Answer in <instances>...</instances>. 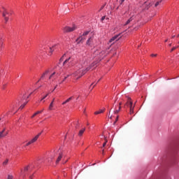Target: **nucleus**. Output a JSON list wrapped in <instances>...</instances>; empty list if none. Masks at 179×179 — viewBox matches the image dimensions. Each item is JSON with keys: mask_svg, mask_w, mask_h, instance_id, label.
Wrapping results in <instances>:
<instances>
[{"mask_svg": "<svg viewBox=\"0 0 179 179\" xmlns=\"http://www.w3.org/2000/svg\"><path fill=\"white\" fill-rule=\"evenodd\" d=\"M104 111H106V108H103V109H101L98 111H96L94 113L95 115H97L98 114H103V113H104Z\"/></svg>", "mask_w": 179, "mask_h": 179, "instance_id": "obj_14", "label": "nucleus"}, {"mask_svg": "<svg viewBox=\"0 0 179 179\" xmlns=\"http://www.w3.org/2000/svg\"><path fill=\"white\" fill-rule=\"evenodd\" d=\"M4 20H5L6 23L8 22V20H9V17L5 16L4 17Z\"/></svg>", "mask_w": 179, "mask_h": 179, "instance_id": "obj_35", "label": "nucleus"}, {"mask_svg": "<svg viewBox=\"0 0 179 179\" xmlns=\"http://www.w3.org/2000/svg\"><path fill=\"white\" fill-rule=\"evenodd\" d=\"M64 57H65V55H64L61 59H59V62H62V61H64Z\"/></svg>", "mask_w": 179, "mask_h": 179, "instance_id": "obj_36", "label": "nucleus"}, {"mask_svg": "<svg viewBox=\"0 0 179 179\" xmlns=\"http://www.w3.org/2000/svg\"><path fill=\"white\" fill-rule=\"evenodd\" d=\"M54 75H55V72L50 76L49 79H52L54 77Z\"/></svg>", "mask_w": 179, "mask_h": 179, "instance_id": "obj_33", "label": "nucleus"}, {"mask_svg": "<svg viewBox=\"0 0 179 179\" xmlns=\"http://www.w3.org/2000/svg\"><path fill=\"white\" fill-rule=\"evenodd\" d=\"M94 65H96V63H93L90 67H87L85 70H82L81 75H80L77 79H80V77L85 75L86 72H88V71H90V69H92V68H93Z\"/></svg>", "mask_w": 179, "mask_h": 179, "instance_id": "obj_5", "label": "nucleus"}, {"mask_svg": "<svg viewBox=\"0 0 179 179\" xmlns=\"http://www.w3.org/2000/svg\"><path fill=\"white\" fill-rule=\"evenodd\" d=\"M42 132L39 133L38 135H36L34 138H32L30 142L31 143H34L35 142L37 141V139L40 138V136L41 135Z\"/></svg>", "mask_w": 179, "mask_h": 179, "instance_id": "obj_10", "label": "nucleus"}, {"mask_svg": "<svg viewBox=\"0 0 179 179\" xmlns=\"http://www.w3.org/2000/svg\"><path fill=\"white\" fill-rule=\"evenodd\" d=\"M94 65H96V63H93L90 67H87L85 70H82L81 75H80L77 79H80V77L85 75L86 72H88V71H90V69H92V68H93Z\"/></svg>", "mask_w": 179, "mask_h": 179, "instance_id": "obj_4", "label": "nucleus"}, {"mask_svg": "<svg viewBox=\"0 0 179 179\" xmlns=\"http://www.w3.org/2000/svg\"><path fill=\"white\" fill-rule=\"evenodd\" d=\"M48 94H50V93L46 94L41 99V101H43V100H44V99H45V98L48 96Z\"/></svg>", "mask_w": 179, "mask_h": 179, "instance_id": "obj_31", "label": "nucleus"}, {"mask_svg": "<svg viewBox=\"0 0 179 179\" xmlns=\"http://www.w3.org/2000/svg\"><path fill=\"white\" fill-rule=\"evenodd\" d=\"M85 131H86V128H83L81 130H80L78 132V136H82L85 133Z\"/></svg>", "mask_w": 179, "mask_h": 179, "instance_id": "obj_15", "label": "nucleus"}, {"mask_svg": "<svg viewBox=\"0 0 179 179\" xmlns=\"http://www.w3.org/2000/svg\"><path fill=\"white\" fill-rule=\"evenodd\" d=\"M104 138H105V142L103 144V148L106 147V145H107V140L106 138V136H104Z\"/></svg>", "mask_w": 179, "mask_h": 179, "instance_id": "obj_30", "label": "nucleus"}, {"mask_svg": "<svg viewBox=\"0 0 179 179\" xmlns=\"http://www.w3.org/2000/svg\"><path fill=\"white\" fill-rule=\"evenodd\" d=\"M8 134V131H6V128H4L1 131H0V138H5V136H6Z\"/></svg>", "mask_w": 179, "mask_h": 179, "instance_id": "obj_8", "label": "nucleus"}, {"mask_svg": "<svg viewBox=\"0 0 179 179\" xmlns=\"http://www.w3.org/2000/svg\"><path fill=\"white\" fill-rule=\"evenodd\" d=\"M66 162H68V160H66L64 162H63V164H64L65 163H66Z\"/></svg>", "mask_w": 179, "mask_h": 179, "instance_id": "obj_55", "label": "nucleus"}, {"mask_svg": "<svg viewBox=\"0 0 179 179\" xmlns=\"http://www.w3.org/2000/svg\"><path fill=\"white\" fill-rule=\"evenodd\" d=\"M129 99H131V97H127V101L124 105V108H125V107H128L129 106Z\"/></svg>", "mask_w": 179, "mask_h": 179, "instance_id": "obj_23", "label": "nucleus"}, {"mask_svg": "<svg viewBox=\"0 0 179 179\" xmlns=\"http://www.w3.org/2000/svg\"><path fill=\"white\" fill-rule=\"evenodd\" d=\"M50 72V71H45V73H43V74L42 75V76L41 77V79H44V78H45V76Z\"/></svg>", "mask_w": 179, "mask_h": 179, "instance_id": "obj_20", "label": "nucleus"}, {"mask_svg": "<svg viewBox=\"0 0 179 179\" xmlns=\"http://www.w3.org/2000/svg\"><path fill=\"white\" fill-rule=\"evenodd\" d=\"M118 37H120V34L115 35L113 36L110 40L108 44H110V45H113L115 41H118Z\"/></svg>", "mask_w": 179, "mask_h": 179, "instance_id": "obj_6", "label": "nucleus"}, {"mask_svg": "<svg viewBox=\"0 0 179 179\" xmlns=\"http://www.w3.org/2000/svg\"><path fill=\"white\" fill-rule=\"evenodd\" d=\"M29 145H31V141H29V142L26 144V146H29Z\"/></svg>", "mask_w": 179, "mask_h": 179, "instance_id": "obj_42", "label": "nucleus"}, {"mask_svg": "<svg viewBox=\"0 0 179 179\" xmlns=\"http://www.w3.org/2000/svg\"><path fill=\"white\" fill-rule=\"evenodd\" d=\"M7 179H13V176L12 175H8Z\"/></svg>", "mask_w": 179, "mask_h": 179, "instance_id": "obj_34", "label": "nucleus"}, {"mask_svg": "<svg viewBox=\"0 0 179 179\" xmlns=\"http://www.w3.org/2000/svg\"><path fill=\"white\" fill-rule=\"evenodd\" d=\"M87 34H89V31H88L84 32L83 36H87Z\"/></svg>", "mask_w": 179, "mask_h": 179, "instance_id": "obj_37", "label": "nucleus"}, {"mask_svg": "<svg viewBox=\"0 0 179 179\" xmlns=\"http://www.w3.org/2000/svg\"><path fill=\"white\" fill-rule=\"evenodd\" d=\"M26 104H27V102H25V103H24V104L21 105L20 108L21 110H23V108H24V106H26Z\"/></svg>", "mask_w": 179, "mask_h": 179, "instance_id": "obj_28", "label": "nucleus"}, {"mask_svg": "<svg viewBox=\"0 0 179 179\" xmlns=\"http://www.w3.org/2000/svg\"><path fill=\"white\" fill-rule=\"evenodd\" d=\"M87 45H93V37H90L88 38L86 43Z\"/></svg>", "mask_w": 179, "mask_h": 179, "instance_id": "obj_12", "label": "nucleus"}, {"mask_svg": "<svg viewBox=\"0 0 179 179\" xmlns=\"http://www.w3.org/2000/svg\"><path fill=\"white\" fill-rule=\"evenodd\" d=\"M58 153H59V156H58V157H57V160H56V164H58V163H59V162H61L62 157H64V152H62V150H61V149H59V150H58Z\"/></svg>", "mask_w": 179, "mask_h": 179, "instance_id": "obj_7", "label": "nucleus"}, {"mask_svg": "<svg viewBox=\"0 0 179 179\" xmlns=\"http://www.w3.org/2000/svg\"><path fill=\"white\" fill-rule=\"evenodd\" d=\"M134 20V16L131 17L124 24V26H127V24H129L132 21Z\"/></svg>", "mask_w": 179, "mask_h": 179, "instance_id": "obj_16", "label": "nucleus"}, {"mask_svg": "<svg viewBox=\"0 0 179 179\" xmlns=\"http://www.w3.org/2000/svg\"><path fill=\"white\" fill-rule=\"evenodd\" d=\"M43 110H38L36 113H35L32 116L31 118H34L36 117V115H38V114H41V113H43Z\"/></svg>", "mask_w": 179, "mask_h": 179, "instance_id": "obj_19", "label": "nucleus"}, {"mask_svg": "<svg viewBox=\"0 0 179 179\" xmlns=\"http://www.w3.org/2000/svg\"><path fill=\"white\" fill-rule=\"evenodd\" d=\"M42 132L39 133L38 135H36L34 138H32L30 142L31 143H34L35 142L37 141V139L40 138V136L41 135Z\"/></svg>", "mask_w": 179, "mask_h": 179, "instance_id": "obj_11", "label": "nucleus"}, {"mask_svg": "<svg viewBox=\"0 0 179 179\" xmlns=\"http://www.w3.org/2000/svg\"><path fill=\"white\" fill-rule=\"evenodd\" d=\"M34 175L29 176V179H33Z\"/></svg>", "mask_w": 179, "mask_h": 179, "instance_id": "obj_48", "label": "nucleus"}, {"mask_svg": "<svg viewBox=\"0 0 179 179\" xmlns=\"http://www.w3.org/2000/svg\"><path fill=\"white\" fill-rule=\"evenodd\" d=\"M177 37H179V34L177 36Z\"/></svg>", "mask_w": 179, "mask_h": 179, "instance_id": "obj_63", "label": "nucleus"}, {"mask_svg": "<svg viewBox=\"0 0 179 179\" xmlns=\"http://www.w3.org/2000/svg\"><path fill=\"white\" fill-rule=\"evenodd\" d=\"M71 76H72V74H68V75L65 77V79H68V78H69Z\"/></svg>", "mask_w": 179, "mask_h": 179, "instance_id": "obj_41", "label": "nucleus"}, {"mask_svg": "<svg viewBox=\"0 0 179 179\" xmlns=\"http://www.w3.org/2000/svg\"><path fill=\"white\" fill-rule=\"evenodd\" d=\"M102 155H104V150H102Z\"/></svg>", "mask_w": 179, "mask_h": 179, "instance_id": "obj_54", "label": "nucleus"}, {"mask_svg": "<svg viewBox=\"0 0 179 179\" xmlns=\"http://www.w3.org/2000/svg\"><path fill=\"white\" fill-rule=\"evenodd\" d=\"M169 45V47H171V43H170Z\"/></svg>", "mask_w": 179, "mask_h": 179, "instance_id": "obj_60", "label": "nucleus"}, {"mask_svg": "<svg viewBox=\"0 0 179 179\" xmlns=\"http://www.w3.org/2000/svg\"><path fill=\"white\" fill-rule=\"evenodd\" d=\"M162 0H158V1L155 3V7H156V6H159V3H162Z\"/></svg>", "mask_w": 179, "mask_h": 179, "instance_id": "obj_26", "label": "nucleus"}, {"mask_svg": "<svg viewBox=\"0 0 179 179\" xmlns=\"http://www.w3.org/2000/svg\"><path fill=\"white\" fill-rule=\"evenodd\" d=\"M115 121H116V122L118 121V116H117Z\"/></svg>", "mask_w": 179, "mask_h": 179, "instance_id": "obj_52", "label": "nucleus"}, {"mask_svg": "<svg viewBox=\"0 0 179 179\" xmlns=\"http://www.w3.org/2000/svg\"><path fill=\"white\" fill-rule=\"evenodd\" d=\"M151 57H157V54H152V55H151Z\"/></svg>", "mask_w": 179, "mask_h": 179, "instance_id": "obj_46", "label": "nucleus"}, {"mask_svg": "<svg viewBox=\"0 0 179 179\" xmlns=\"http://www.w3.org/2000/svg\"><path fill=\"white\" fill-rule=\"evenodd\" d=\"M65 80H66V78H65V77H64L63 82H65Z\"/></svg>", "mask_w": 179, "mask_h": 179, "instance_id": "obj_53", "label": "nucleus"}, {"mask_svg": "<svg viewBox=\"0 0 179 179\" xmlns=\"http://www.w3.org/2000/svg\"><path fill=\"white\" fill-rule=\"evenodd\" d=\"M121 106H122V102H120V103H119V107H121Z\"/></svg>", "mask_w": 179, "mask_h": 179, "instance_id": "obj_49", "label": "nucleus"}, {"mask_svg": "<svg viewBox=\"0 0 179 179\" xmlns=\"http://www.w3.org/2000/svg\"><path fill=\"white\" fill-rule=\"evenodd\" d=\"M2 9L3 10V11L2 13L3 17H5V16H6V15H9V12H8V10H6V8H5V7H2Z\"/></svg>", "mask_w": 179, "mask_h": 179, "instance_id": "obj_13", "label": "nucleus"}, {"mask_svg": "<svg viewBox=\"0 0 179 179\" xmlns=\"http://www.w3.org/2000/svg\"><path fill=\"white\" fill-rule=\"evenodd\" d=\"M110 118H113V116H110Z\"/></svg>", "mask_w": 179, "mask_h": 179, "instance_id": "obj_62", "label": "nucleus"}, {"mask_svg": "<svg viewBox=\"0 0 179 179\" xmlns=\"http://www.w3.org/2000/svg\"><path fill=\"white\" fill-rule=\"evenodd\" d=\"M130 114H134V108H131Z\"/></svg>", "mask_w": 179, "mask_h": 179, "instance_id": "obj_38", "label": "nucleus"}, {"mask_svg": "<svg viewBox=\"0 0 179 179\" xmlns=\"http://www.w3.org/2000/svg\"><path fill=\"white\" fill-rule=\"evenodd\" d=\"M58 48H59V44H55L52 47L49 48V54L50 55H52V52L54 51H58Z\"/></svg>", "mask_w": 179, "mask_h": 179, "instance_id": "obj_3", "label": "nucleus"}, {"mask_svg": "<svg viewBox=\"0 0 179 179\" xmlns=\"http://www.w3.org/2000/svg\"><path fill=\"white\" fill-rule=\"evenodd\" d=\"M93 85H94V83H93L92 84H91V85H90V86H93Z\"/></svg>", "mask_w": 179, "mask_h": 179, "instance_id": "obj_58", "label": "nucleus"}, {"mask_svg": "<svg viewBox=\"0 0 179 179\" xmlns=\"http://www.w3.org/2000/svg\"><path fill=\"white\" fill-rule=\"evenodd\" d=\"M31 94H33V92H31V94L27 96V99H29V97H30V96H31Z\"/></svg>", "mask_w": 179, "mask_h": 179, "instance_id": "obj_50", "label": "nucleus"}, {"mask_svg": "<svg viewBox=\"0 0 179 179\" xmlns=\"http://www.w3.org/2000/svg\"><path fill=\"white\" fill-rule=\"evenodd\" d=\"M105 52L103 50H96L94 52V57H97L96 59H99V61H101L106 55H104Z\"/></svg>", "mask_w": 179, "mask_h": 179, "instance_id": "obj_1", "label": "nucleus"}, {"mask_svg": "<svg viewBox=\"0 0 179 179\" xmlns=\"http://www.w3.org/2000/svg\"><path fill=\"white\" fill-rule=\"evenodd\" d=\"M57 89V85L55 87L54 90L52 92H54Z\"/></svg>", "mask_w": 179, "mask_h": 179, "instance_id": "obj_51", "label": "nucleus"}, {"mask_svg": "<svg viewBox=\"0 0 179 179\" xmlns=\"http://www.w3.org/2000/svg\"><path fill=\"white\" fill-rule=\"evenodd\" d=\"M179 45H178L177 47H173L172 49L171 50V52H173V51H174V50H176V48H178Z\"/></svg>", "mask_w": 179, "mask_h": 179, "instance_id": "obj_32", "label": "nucleus"}, {"mask_svg": "<svg viewBox=\"0 0 179 179\" xmlns=\"http://www.w3.org/2000/svg\"><path fill=\"white\" fill-rule=\"evenodd\" d=\"M73 99V96H71L69 99H67L66 100V103H69V101H71V100H72Z\"/></svg>", "mask_w": 179, "mask_h": 179, "instance_id": "obj_29", "label": "nucleus"}, {"mask_svg": "<svg viewBox=\"0 0 179 179\" xmlns=\"http://www.w3.org/2000/svg\"><path fill=\"white\" fill-rule=\"evenodd\" d=\"M121 110V106H119L118 109H116L114 113L115 114H118L120 113V111Z\"/></svg>", "mask_w": 179, "mask_h": 179, "instance_id": "obj_25", "label": "nucleus"}, {"mask_svg": "<svg viewBox=\"0 0 179 179\" xmlns=\"http://www.w3.org/2000/svg\"><path fill=\"white\" fill-rule=\"evenodd\" d=\"M103 9H104V6H102L101 7V8H100V10H99V12H100V10H103Z\"/></svg>", "mask_w": 179, "mask_h": 179, "instance_id": "obj_45", "label": "nucleus"}, {"mask_svg": "<svg viewBox=\"0 0 179 179\" xmlns=\"http://www.w3.org/2000/svg\"><path fill=\"white\" fill-rule=\"evenodd\" d=\"M54 101H55V98H54L52 102L50 103L49 106V110H52V107H54Z\"/></svg>", "mask_w": 179, "mask_h": 179, "instance_id": "obj_17", "label": "nucleus"}, {"mask_svg": "<svg viewBox=\"0 0 179 179\" xmlns=\"http://www.w3.org/2000/svg\"><path fill=\"white\" fill-rule=\"evenodd\" d=\"M129 106L128 107H129V108H134L135 106H132V99L131 98H129Z\"/></svg>", "mask_w": 179, "mask_h": 179, "instance_id": "obj_18", "label": "nucleus"}, {"mask_svg": "<svg viewBox=\"0 0 179 179\" xmlns=\"http://www.w3.org/2000/svg\"><path fill=\"white\" fill-rule=\"evenodd\" d=\"M119 1V3L120 5H122V3L125 1V0H118Z\"/></svg>", "mask_w": 179, "mask_h": 179, "instance_id": "obj_39", "label": "nucleus"}, {"mask_svg": "<svg viewBox=\"0 0 179 179\" xmlns=\"http://www.w3.org/2000/svg\"><path fill=\"white\" fill-rule=\"evenodd\" d=\"M76 30V26L73 25V27H65L63 28L64 33H71V31H74Z\"/></svg>", "mask_w": 179, "mask_h": 179, "instance_id": "obj_2", "label": "nucleus"}, {"mask_svg": "<svg viewBox=\"0 0 179 179\" xmlns=\"http://www.w3.org/2000/svg\"><path fill=\"white\" fill-rule=\"evenodd\" d=\"M83 40H85V38H83V37L81 36V37H79V38L76 40V41H77L78 44H79V43H82Z\"/></svg>", "mask_w": 179, "mask_h": 179, "instance_id": "obj_21", "label": "nucleus"}, {"mask_svg": "<svg viewBox=\"0 0 179 179\" xmlns=\"http://www.w3.org/2000/svg\"><path fill=\"white\" fill-rule=\"evenodd\" d=\"M116 9H118V7H117V8Z\"/></svg>", "mask_w": 179, "mask_h": 179, "instance_id": "obj_64", "label": "nucleus"}, {"mask_svg": "<svg viewBox=\"0 0 179 179\" xmlns=\"http://www.w3.org/2000/svg\"><path fill=\"white\" fill-rule=\"evenodd\" d=\"M106 19V16H103L101 19V22H103Z\"/></svg>", "mask_w": 179, "mask_h": 179, "instance_id": "obj_43", "label": "nucleus"}, {"mask_svg": "<svg viewBox=\"0 0 179 179\" xmlns=\"http://www.w3.org/2000/svg\"><path fill=\"white\" fill-rule=\"evenodd\" d=\"M8 163H9V159H6L3 162V166H6L8 164Z\"/></svg>", "mask_w": 179, "mask_h": 179, "instance_id": "obj_27", "label": "nucleus"}, {"mask_svg": "<svg viewBox=\"0 0 179 179\" xmlns=\"http://www.w3.org/2000/svg\"><path fill=\"white\" fill-rule=\"evenodd\" d=\"M72 75L74 76V77H77V79L79 78V76H80V75H82V71H80V70H77L76 71L73 73H72Z\"/></svg>", "mask_w": 179, "mask_h": 179, "instance_id": "obj_9", "label": "nucleus"}, {"mask_svg": "<svg viewBox=\"0 0 179 179\" xmlns=\"http://www.w3.org/2000/svg\"><path fill=\"white\" fill-rule=\"evenodd\" d=\"M120 38H121V37L117 38V40H120Z\"/></svg>", "mask_w": 179, "mask_h": 179, "instance_id": "obj_61", "label": "nucleus"}, {"mask_svg": "<svg viewBox=\"0 0 179 179\" xmlns=\"http://www.w3.org/2000/svg\"><path fill=\"white\" fill-rule=\"evenodd\" d=\"M101 79H99L96 83V84L93 86V87H94V86H96L99 82H100Z\"/></svg>", "mask_w": 179, "mask_h": 179, "instance_id": "obj_44", "label": "nucleus"}, {"mask_svg": "<svg viewBox=\"0 0 179 179\" xmlns=\"http://www.w3.org/2000/svg\"><path fill=\"white\" fill-rule=\"evenodd\" d=\"M174 37H176V35H173V36H172V38H174Z\"/></svg>", "mask_w": 179, "mask_h": 179, "instance_id": "obj_57", "label": "nucleus"}, {"mask_svg": "<svg viewBox=\"0 0 179 179\" xmlns=\"http://www.w3.org/2000/svg\"><path fill=\"white\" fill-rule=\"evenodd\" d=\"M65 104H66V101H64V102L62 103V106H65Z\"/></svg>", "mask_w": 179, "mask_h": 179, "instance_id": "obj_47", "label": "nucleus"}, {"mask_svg": "<svg viewBox=\"0 0 179 179\" xmlns=\"http://www.w3.org/2000/svg\"><path fill=\"white\" fill-rule=\"evenodd\" d=\"M76 125V129H78V128H79V127H80V124L79 123V121H77L75 124Z\"/></svg>", "mask_w": 179, "mask_h": 179, "instance_id": "obj_24", "label": "nucleus"}, {"mask_svg": "<svg viewBox=\"0 0 179 179\" xmlns=\"http://www.w3.org/2000/svg\"><path fill=\"white\" fill-rule=\"evenodd\" d=\"M116 122H116V120H115V121L114 122L113 124L115 125Z\"/></svg>", "mask_w": 179, "mask_h": 179, "instance_id": "obj_56", "label": "nucleus"}, {"mask_svg": "<svg viewBox=\"0 0 179 179\" xmlns=\"http://www.w3.org/2000/svg\"><path fill=\"white\" fill-rule=\"evenodd\" d=\"M167 41H168V39L165 40V43H167Z\"/></svg>", "mask_w": 179, "mask_h": 179, "instance_id": "obj_59", "label": "nucleus"}, {"mask_svg": "<svg viewBox=\"0 0 179 179\" xmlns=\"http://www.w3.org/2000/svg\"><path fill=\"white\" fill-rule=\"evenodd\" d=\"M24 171H29V166H26L24 169Z\"/></svg>", "mask_w": 179, "mask_h": 179, "instance_id": "obj_40", "label": "nucleus"}, {"mask_svg": "<svg viewBox=\"0 0 179 179\" xmlns=\"http://www.w3.org/2000/svg\"><path fill=\"white\" fill-rule=\"evenodd\" d=\"M71 58L69 57V59H66L64 62H63V65L65 66L66 65V64L69 63V61H71Z\"/></svg>", "mask_w": 179, "mask_h": 179, "instance_id": "obj_22", "label": "nucleus"}]
</instances>
